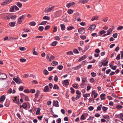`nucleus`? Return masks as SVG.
Wrapping results in <instances>:
<instances>
[{"label":"nucleus","instance_id":"2f4dec72","mask_svg":"<svg viewBox=\"0 0 123 123\" xmlns=\"http://www.w3.org/2000/svg\"><path fill=\"white\" fill-rule=\"evenodd\" d=\"M103 117L104 118L107 120L109 119V117L108 115H104Z\"/></svg>","mask_w":123,"mask_h":123},{"label":"nucleus","instance_id":"3c124183","mask_svg":"<svg viewBox=\"0 0 123 123\" xmlns=\"http://www.w3.org/2000/svg\"><path fill=\"white\" fill-rule=\"evenodd\" d=\"M54 68V67H48V69L49 71H51Z\"/></svg>","mask_w":123,"mask_h":123},{"label":"nucleus","instance_id":"c85d7f7f","mask_svg":"<svg viewBox=\"0 0 123 123\" xmlns=\"http://www.w3.org/2000/svg\"><path fill=\"white\" fill-rule=\"evenodd\" d=\"M53 88L55 89H58L59 88L57 85L56 84H55Z\"/></svg>","mask_w":123,"mask_h":123},{"label":"nucleus","instance_id":"a878e982","mask_svg":"<svg viewBox=\"0 0 123 123\" xmlns=\"http://www.w3.org/2000/svg\"><path fill=\"white\" fill-rule=\"evenodd\" d=\"M58 63L56 61H54L52 63V65L53 66H55L56 65H57Z\"/></svg>","mask_w":123,"mask_h":123},{"label":"nucleus","instance_id":"a211bd4d","mask_svg":"<svg viewBox=\"0 0 123 123\" xmlns=\"http://www.w3.org/2000/svg\"><path fill=\"white\" fill-rule=\"evenodd\" d=\"M79 86V85L77 84H74L72 85V86L76 89H77Z\"/></svg>","mask_w":123,"mask_h":123},{"label":"nucleus","instance_id":"774afa93","mask_svg":"<svg viewBox=\"0 0 123 123\" xmlns=\"http://www.w3.org/2000/svg\"><path fill=\"white\" fill-rule=\"evenodd\" d=\"M61 119L60 118H58L56 121V122L58 123H60L61 122Z\"/></svg>","mask_w":123,"mask_h":123},{"label":"nucleus","instance_id":"338daca9","mask_svg":"<svg viewBox=\"0 0 123 123\" xmlns=\"http://www.w3.org/2000/svg\"><path fill=\"white\" fill-rule=\"evenodd\" d=\"M24 91L25 92L27 93H29L30 92L29 90L28 89L25 90Z\"/></svg>","mask_w":123,"mask_h":123},{"label":"nucleus","instance_id":"0e129e2a","mask_svg":"<svg viewBox=\"0 0 123 123\" xmlns=\"http://www.w3.org/2000/svg\"><path fill=\"white\" fill-rule=\"evenodd\" d=\"M120 54H118L117 55V57H116V59L117 60H119L120 59Z\"/></svg>","mask_w":123,"mask_h":123},{"label":"nucleus","instance_id":"a19ab883","mask_svg":"<svg viewBox=\"0 0 123 123\" xmlns=\"http://www.w3.org/2000/svg\"><path fill=\"white\" fill-rule=\"evenodd\" d=\"M91 75L93 77H95L96 76V74L94 73L93 72H92L91 73Z\"/></svg>","mask_w":123,"mask_h":123},{"label":"nucleus","instance_id":"69168bd1","mask_svg":"<svg viewBox=\"0 0 123 123\" xmlns=\"http://www.w3.org/2000/svg\"><path fill=\"white\" fill-rule=\"evenodd\" d=\"M47 21H43L41 23V25H45L47 23Z\"/></svg>","mask_w":123,"mask_h":123},{"label":"nucleus","instance_id":"6e6552de","mask_svg":"<svg viewBox=\"0 0 123 123\" xmlns=\"http://www.w3.org/2000/svg\"><path fill=\"white\" fill-rule=\"evenodd\" d=\"M96 25H91L89 28V29L90 31H93L95 28Z\"/></svg>","mask_w":123,"mask_h":123},{"label":"nucleus","instance_id":"052dcab7","mask_svg":"<svg viewBox=\"0 0 123 123\" xmlns=\"http://www.w3.org/2000/svg\"><path fill=\"white\" fill-rule=\"evenodd\" d=\"M18 89L19 91H22L23 90L24 87L23 86H21L19 87Z\"/></svg>","mask_w":123,"mask_h":123},{"label":"nucleus","instance_id":"72a5a7b5","mask_svg":"<svg viewBox=\"0 0 123 123\" xmlns=\"http://www.w3.org/2000/svg\"><path fill=\"white\" fill-rule=\"evenodd\" d=\"M17 17L16 16L13 15H12L11 17V18L12 20H14Z\"/></svg>","mask_w":123,"mask_h":123},{"label":"nucleus","instance_id":"39448f33","mask_svg":"<svg viewBox=\"0 0 123 123\" xmlns=\"http://www.w3.org/2000/svg\"><path fill=\"white\" fill-rule=\"evenodd\" d=\"M78 32L80 34H83L85 32V30L83 28H81L78 30Z\"/></svg>","mask_w":123,"mask_h":123},{"label":"nucleus","instance_id":"9d476101","mask_svg":"<svg viewBox=\"0 0 123 123\" xmlns=\"http://www.w3.org/2000/svg\"><path fill=\"white\" fill-rule=\"evenodd\" d=\"M14 99L13 100V101L15 103H17L18 105L20 104L19 99L17 98V97H15L14 98Z\"/></svg>","mask_w":123,"mask_h":123},{"label":"nucleus","instance_id":"f257e3e1","mask_svg":"<svg viewBox=\"0 0 123 123\" xmlns=\"http://www.w3.org/2000/svg\"><path fill=\"white\" fill-rule=\"evenodd\" d=\"M86 79L85 78H82V82L80 85L81 88H83L85 87V86L87 83Z\"/></svg>","mask_w":123,"mask_h":123},{"label":"nucleus","instance_id":"680f3d73","mask_svg":"<svg viewBox=\"0 0 123 123\" xmlns=\"http://www.w3.org/2000/svg\"><path fill=\"white\" fill-rule=\"evenodd\" d=\"M13 7H14V10L15 9L17 11L19 9L18 7L17 6H15V5Z\"/></svg>","mask_w":123,"mask_h":123},{"label":"nucleus","instance_id":"412c9836","mask_svg":"<svg viewBox=\"0 0 123 123\" xmlns=\"http://www.w3.org/2000/svg\"><path fill=\"white\" fill-rule=\"evenodd\" d=\"M61 28L62 30L64 31L65 30V26L64 24H61L60 25Z\"/></svg>","mask_w":123,"mask_h":123},{"label":"nucleus","instance_id":"c03bdc74","mask_svg":"<svg viewBox=\"0 0 123 123\" xmlns=\"http://www.w3.org/2000/svg\"><path fill=\"white\" fill-rule=\"evenodd\" d=\"M22 107L24 109H25L27 107V105L26 104L24 103L22 105Z\"/></svg>","mask_w":123,"mask_h":123},{"label":"nucleus","instance_id":"09e8293b","mask_svg":"<svg viewBox=\"0 0 123 123\" xmlns=\"http://www.w3.org/2000/svg\"><path fill=\"white\" fill-rule=\"evenodd\" d=\"M19 49L21 51H24L26 49L24 47H19Z\"/></svg>","mask_w":123,"mask_h":123},{"label":"nucleus","instance_id":"7ed1b4c3","mask_svg":"<svg viewBox=\"0 0 123 123\" xmlns=\"http://www.w3.org/2000/svg\"><path fill=\"white\" fill-rule=\"evenodd\" d=\"M55 7L54 6H52L51 7H49L48 8H47L45 10V12L46 13H48V12H51L53 10Z\"/></svg>","mask_w":123,"mask_h":123},{"label":"nucleus","instance_id":"1a4fd4ad","mask_svg":"<svg viewBox=\"0 0 123 123\" xmlns=\"http://www.w3.org/2000/svg\"><path fill=\"white\" fill-rule=\"evenodd\" d=\"M6 97L4 95L1 96L0 98V102L2 103L5 99Z\"/></svg>","mask_w":123,"mask_h":123},{"label":"nucleus","instance_id":"8fccbe9b","mask_svg":"<svg viewBox=\"0 0 123 123\" xmlns=\"http://www.w3.org/2000/svg\"><path fill=\"white\" fill-rule=\"evenodd\" d=\"M102 109L103 111H106L108 109V108L105 106L102 107Z\"/></svg>","mask_w":123,"mask_h":123},{"label":"nucleus","instance_id":"ea45409f","mask_svg":"<svg viewBox=\"0 0 123 123\" xmlns=\"http://www.w3.org/2000/svg\"><path fill=\"white\" fill-rule=\"evenodd\" d=\"M43 73L45 75H48L49 73L48 72L46 69H45L44 70Z\"/></svg>","mask_w":123,"mask_h":123},{"label":"nucleus","instance_id":"f704fd0d","mask_svg":"<svg viewBox=\"0 0 123 123\" xmlns=\"http://www.w3.org/2000/svg\"><path fill=\"white\" fill-rule=\"evenodd\" d=\"M9 101H6L5 104V105L7 107L9 106Z\"/></svg>","mask_w":123,"mask_h":123},{"label":"nucleus","instance_id":"bf43d9fd","mask_svg":"<svg viewBox=\"0 0 123 123\" xmlns=\"http://www.w3.org/2000/svg\"><path fill=\"white\" fill-rule=\"evenodd\" d=\"M93 109V107L92 106H90L88 108V109L90 111H92Z\"/></svg>","mask_w":123,"mask_h":123},{"label":"nucleus","instance_id":"bb28decb","mask_svg":"<svg viewBox=\"0 0 123 123\" xmlns=\"http://www.w3.org/2000/svg\"><path fill=\"white\" fill-rule=\"evenodd\" d=\"M17 5L19 8H21L22 6V4L19 2H17Z\"/></svg>","mask_w":123,"mask_h":123},{"label":"nucleus","instance_id":"864d4df0","mask_svg":"<svg viewBox=\"0 0 123 123\" xmlns=\"http://www.w3.org/2000/svg\"><path fill=\"white\" fill-rule=\"evenodd\" d=\"M50 28V26L49 25H47L45 26V29L46 30H48Z\"/></svg>","mask_w":123,"mask_h":123},{"label":"nucleus","instance_id":"ddd939ff","mask_svg":"<svg viewBox=\"0 0 123 123\" xmlns=\"http://www.w3.org/2000/svg\"><path fill=\"white\" fill-rule=\"evenodd\" d=\"M86 57V56L85 55H84L81 57L79 59V61H81L83 60H84Z\"/></svg>","mask_w":123,"mask_h":123},{"label":"nucleus","instance_id":"5fc2aeb1","mask_svg":"<svg viewBox=\"0 0 123 123\" xmlns=\"http://www.w3.org/2000/svg\"><path fill=\"white\" fill-rule=\"evenodd\" d=\"M26 60L25 59L21 58L20 59V61L22 62H26Z\"/></svg>","mask_w":123,"mask_h":123},{"label":"nucleus","instance_id":"4c0bfd02","mask_svg":"<svg viewBox=\"0 0 123 123\" xmlns=\"http://www.w3.org/2000/svg\"><path fill=\"white\" fill-rule=\"evenodd\" d=\"M14 7H13V6H12L10 9V11L11 12H13L14 11Z\"/></svg>","mask_w":123,"mask_h":123},{"label":"nucleus","instance_id":"4d7b16f0","mask_svg":"<svg viewBox=\"0 0 123 123\" xmlns=\"http://www.w3.org/2000/svg\"><path fill=\"white\" fill-rule=\"evenodd\" d=\"M73 52L75 53H79V52L77 49H74L73 50Z\"/></svg>","mask_w":123,"mask_h":123},{"label":"nucleus","instance_id":"b1692460","mask_svg":"<svg viewBox=\"0 0 123 123\" xmlns=\"http://www.w3.org/2000/svg\"><path fill=\"white\" fill-rule=\"evenodd\" d=\"M49 89V88L48 86H45L44 88V90L45 92H47L48 91Z\"/></svg>","mask_w":123,"mask_h":123},{"label":"nucleus","instance_id":"cd10ccee","mask_svg":"<svg viewBox=\"0 0 123 123\" xmlns=\"http://www.w3.org/2000/svg\"><path fill=\"white\" fill-rule=\"evenodd\" d=\"M43 19H46L47 20H49L50 19V18L49 17L45 16L43 17Z\"/></svg>","mask_w":123,"mask_h":123},{"label":"nucleus","instance_id":"4be33fe9","mask_svg":"<svg viewBox=\"0 0 123 123\" xmlns=\"http://www.w3.org/2000/svg\"><path fill=\"white\" fill-rule=\"evenodd\" d=\"M104 62H102L103 63V66H105L107 65L108 63V61L106 60H104Z\"/></svg>","mask_w":123,"mask_h":123},{"label":"nucleus","instance_id":"a18cd8bd","mask_svg":"<svg viewBox=\"0 0 123 123\" xmlns=\"http://www.w3.org/2000/svg\"><path fill=\"white\" fill-rule=\"evenodd\" d=\"M70 89L71 90V92L72 94L74 93V92L75 91L74 90V88L73 87H71L70 88Z\"/></svg>","mask_w":123,"mask_h":123},{"label":"nucleus","instance_id":"58836bf2","mask_svg":"<svg viewBox=\"0 0 123 123\" xmlns=\"http://www.w3.org/2000/svg\"><path fill=\"white\" fill-rule=\"evenodd\" d=\"M68 12L69 14H71L73 12V10L71 9H68Z\"/></svg>","mask_w":123,"mask_h":123},{"label":"nucleus","instance_id":"473e14b6","mask_svg":"<svg viewBox=\"0 0 123 123\" xmlns=\"http://www.w3.org/2000/svg\"><path fill=\"white\" fill-rule=\"evenodd\" d=\"M44 29V27L43 26H39V27L38 29L41 31H43Z\"/></svg>","mask_w":123,"mask_h":123},{"label":"nucleus","instance_id":"aec40b11","mask_svg":"<svg viewBox=\"0 0 123 123\" xmlns=\"http://www.w3.org/2000/svg\"><path fill=\"white\" fill-rule=\"evenodd\" d=\"M98 17L97 16H95L93 17L92 19V20L93 21L94 20H97L98 19Z\"/></svg>","mask_w":123,"mask_h":123},{"label":"nucleus","instance_id":"37998d69","mask_svg":"<svg viewBox=\"0 0 123 123\" xmlns=\"http://www.w3.org/2000/svg\"><path fill=\"white\" fill-rule=\"evenodd\" d=\"M35 48H34L32 50V51H33V54L35 55H37L38 54V53L36 51H35Z\"/></svg>","mask_w":123,"mask_h":123},{"label":"nucleus","instance_id":"13d9d810","mask_svg":"<svg viewBox=\"0 0 123 123\" xmlns=\"http://www.w3.org/2000/svg\"><path fill=\"white\" fill-rule=\"evenodd\" d=\"M92 36L94 37H97V34L95 33H92L91 34Z\"/></svg>","mask_w":123,"mask_h":123},{"label":"nucleus","instance_id":"20e7f679","mask_svg":"<svg viewBox=\"0 0 123 123\" xmlns=\"http://www.w3.org/2000/svg\"><path fill=\"white\" fill-rule=\"evenodd\" d=\"M7 78L6 75L4 73H0V79L4 80Z\"/></svg>","mask_w":123,"mask_h":123},{"label":"nucleus","instance_id":"6e6d98bb","mask_svg":"<svg viewBox=\"0 0 123 123\" xmlns=\"http://www.w3.org/2000/svg\"><path fill=\"white\" fill-rule=\"evenodd\" d=\"M55 39L59 41L60 39V38L58 36H57L55 37Z\"/></svg>","mask_w":123,"mask_h":123},{"label":"nucleus","instance_id":"e2e57ef3","mask_svg":"<svg viewBox=\"0 0 123 123\" xmlns=\"http://www.w3.org/2000/svg\"><path fill=\"white\" fill-rule=\"evenodd\" d=\"M83 96L84 97V100H86L87 99V98L86 97V94H83Z\"/></svg>","mask_w":123,"mask_h":123},{"label":"nucleus","instance_id":"4468645a","mask_svg":"<svg viewBox=\"0 0 123 123\" xmlns=\"http://www.w3.org/2000/svg\"><path fill=\"white\" fill-rule=\"evenodd\" d=\"M100 97L101 98V100L105 99V94L104 93H103L100 95Z\"/></svg>","mask_w":123,"mask_h":123},{"label":"nucleus","instance_id":"f8f14e48","mask_svg":"<svg viewBox=\"0 0 123 123\" xmlns=\"http://www.w3.org/2000/svg\"><path fill=\"white\" fill-rule=\"evenodd\" d=\"M53 106L56 107H58L59 105L58 104V102L57 101H54L53 102Z\"/></svg>","mask_w":123,"mask_h":123},{"label":"nucleus","instance_id":"393cba45","mask_svg":"<svg viewBox=\"0 0 123 123\" xmlns=\"http://www.w3.org/2000/svg\"><path fill=\"white\" fill-rule=\"evenodd\" d=\"M36 24V23L35 22L32 21L30 23L29 25L31 26H34Z\"/></svg>","mask_w":123,"mask_h":123},{"label":"nucleus","instance_id":"de8ad7c7","mask_svg":"<svg viewBox=\"0 0 123 123\" xmlns=\"http://www.w3.org/2000/svg\"><path fill=\"white\" fill-rule=\"evenodd\" d=\"M80 38L83 40L85 39L86 38V37L85 35L80 36Z\"/></svg>","mask_w":123,"mask_h":123},{"label":"nucleus","instance_id":"9b49d317","mask_svg":"<svg viewBox=\"0 0 123 123\" xmlns=\"http://www.w3.org/2000/svg\"><path fill=\"white\" fill-rule=\"evenodd\" d=\"M69 80H64L63 84L66 85H68L69 83Z\"/></svg>","mask_w":123,"mask_h":123},{"label":"nucleus","instance_id":"0eeeda50","mask_svg":"<svg viewBox=\"0 0 123 123\" xmlns=\"http://www.w3.org/2000/svg\"><path fill=\"white\" fill-rule=\"evenodd\" d=\"M77 94V95L76 97V99L77 100L78 99L80 96L81 93L80 92L79 90H77L76 92Z\"/></svg>","mask_w":123,"mask_h":123},{"label":"nucleus","instance_id":"7c9ffc66","mask_svg":"<svg viewBox=\"0 0 123 123\" xmlns=\"http://www.w3.org/2000/svg\"><path fill=\"white\" fill-rule=\"evenodd\" d=\"M74 28V27L73 26H70L69 27H68L67 28V30L69 31L72 30V29Z\"/></svg>","mask_w":123,"mask_h":123},{"label":"nucleus","instance_id":"f3484780","mask_svg":"<svg viewBox=\"0 0 123 123\" xmlns=\"http://www.w3.org/2000/svg\"><path fill=\"white\" fill-rule=\"evenodd\" d=\"M40 91L39 90L37 91L36 92L35 95V97L37 98L38 97L39 94L40 93Z\"/></svg>","mask_w":123,"mask_h":123},{"label":"nucleus","instance_id":"603ef678","mask_svg":"<svg viewBox=\"0 0 123 123\" xmlns=\"http://www.w3.org/2000/svg\"><path fill=\"white\" fill-rule=\"evenodd\" d=\"M123 29V26H121L119 27H118L117 28V30H121Z\"/></svg>","mask_w":123,"mask_h":123},{"label":"nucleus","instance_id":"49530a36","mask_svg":"<svg viewBox=\"0 0 123 123\" xmlns=\"http://www.w3.org/2000/svg\"><path fill=\"white\" fill-rule=\"evenodd\" d=\"M58 80V78L56 75H55V76L54 80L56 82Z\"/></svg>","mask_w":123,"mask_h":123},{"label":"nucleus","instance_id":"6ab92c4d","mask_svg":"<svg viewBox=\"0 0 123 123\" xmlns=\"http://www.w3.org/2000/svg\"><path fill=\"white\" fill-rule=\"evenodd\" d=\"M41 109L39 108L37 109L36 112V114L37 115H39L40 114V111Z\"/></svg>","mask_w":123,"mask_h":123},{"label":"nucleus","instance_id":"5701e85b","mask_svg":"<svg viewBox=\"0 0 123 123\" xmlns=\"http://www.w3.org/2000/svg\"><path fill=\"white\" fill-rule=\"evenodd\" d=\"M102 105H100L98 106L97 108V111H100L101 108L102 107Z\"/></svg>","mask_w":123,"mask_h":123},{"label":"nucleus","instance_id":"c756f323","mask_svg":"<svg viewBox=\"0 0 123 123\" xmlns=\"http://www.w3.org/2000/svg\"><path fill=\"white\" fill-rule=\"evenodd\" d=\"M57 43V41H54L52 42L51 44V45L53 46H55L56 44Z\"/></svg>","mask_w":123,"mask_h":123},{"label":"nucleus","instance_id":"c9c22d12","mask_svg":"<svg viewBox=\"0 0 123 123\" xmlns=\"http://www.w3.org/2000/svg\"><path fill=\"white\" fill-rule=\"evenodd\" d=\"M67 54L69 55H73V53L72 51H70L67 52Z\"/></svg>","mask_w":123,"mask_h":123},{"label":"nucleus","instance_id":"423d86ee","mask_svg":"<svg viewBox=\"0 0 123 123\" xmlns=\"http://www.w3.org/2000/svg\"><path fill=\"white\" fill-rule=\"evenodd\" d=\"M12 1V0H6L2 2L1 4V5H6L9 3L10 2H11Z\"/></svg>","mask_w":123,"mask_h":123},{"label":"nucleus","instance_id":"f03ea898","mask_svg":"<svg viewBox=\"0 0 123 123\" xmlns=\"http://www.w3.org/2000/svg\"><path fill=\"white\" fill-rule=\"evenodd\" d=\"M13 79L18 84H19L22 83L21 79L18 77H17V78L14 77L13 78Z\"/></svg>","mask_w":123,"mask_h":123},{"label":"nucleus","instance_id":"e433bc0d","mask_svg":"<svg viewBox=\"0 0 123 123\" xmlns=\"http://www.w3.org/2000/svg\"><path fill=\"white\" fill-rule=\"evenodd\" d=\"M57 68L59 70H61L62 69L63 67L62 65H60L57 66Z\"/></svg>","mask_w":123,"mask_h":123},{"label":"nucleus","instance_id":"dca6fc26","mask_svg":"<svg viewBox=\"0 0 123 123\" xmlns=\"http://www.w3.org/2000/svg\"><path fill=\"white\" fill-rule=\"evenodd\" d=\"M16 23L15 22H10L9 23V25L10 26L13 27L15 26V25Z\"/></svg>","mask_w":123,"mask_h":123},{"label":"nucleus","instance_id":"79ce46f5","mask_svg":"<svg viewBox=\"0 0 123 123\" xmlns=\"http://www.w3.org/2000/svg\"><path fill=\"white\" fill-rule=\"evenodd\" d=\"M123 107L119 105H117V106L116 108L118 109H120L122 108Z\"/></svg>","mask_w":123,"mask_h":123},{"label":"nucleus","instance_id":"2eb2a0df","mask_svg":"<svg viewBox=\"0 0 123 123\" xmlns=\"http://www.w3.org/2000/svg\"><path fill=\"white\" fill-rule=\"evenodd\" d=\"M88 0H79V1L81 3L84 4L86 3Z\"/></svg>","mask_w":123,"mask_h":123}]
</instances>
